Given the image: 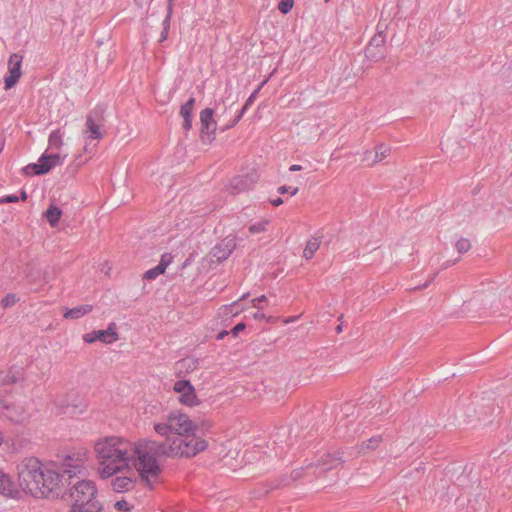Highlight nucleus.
Listing matches in <instances>:
<instances>
[{"label": "nucleus", "instance_id": "nucleus-1", "mask_svg": "<svg viewBox=\"0 0 512 512\" xmlns=\"http://www.w3.org/2000/svg\"><path fill=\"white\" fill-rule=\"evenodd\" d=\"M154 432L163 437L161 443L141 438L136 441L108 435L95 440L93 451L101 479L111 480L116 493L132 491L140 479L147 487L161 483L162 466L157 451L173 459H192L205 452L209 442L197 434L198 425L189 414L172 410L153 423Z\"/></svg>", "mask_w": 512, "mask_h": 512}, {"label": "nucleus", "instance_id": "nucleus-2", "mask_svg": "<svg viewBox=\"0 0 512 512\" xmlns=\"http://www.w3.org/2000/svg\"><path fill=\"white\" fill-rule=\"evenodd\" d=\"M16 477L22 492L35 500L54 498L65 486L57 461H44L35 456H27L19 461Z\"/></svg>", "mask_w": 512, "mask_h": 512}, {"label": "nucleus", "instance_id": "nucleus-3", "mask_svg": "<svg viewBox=\"0 0 512 512\" xmlns=\"http://www.w3.org/2000/svg\"><path fill=\"white\" fill-rule=\"evenodd\" d=\"M71 506L86 512H102L103 505L98 499L95 482L82 480L77 482L70 491Z\"/></svg>", "mask_w": 512, "mask_h": 512}, {"label": "nucleus", "instance_id": "nucleus-4", "mask_svg": "<svg viewBox=\"0 0 512 512\" xmlns=\"http://www.w3.org/2000/svg\"><path fill=\"white\" fill-rule=\"evenodd\" d=\"M89 460V451L79 448L66 454L60 462H57L59 473L65 478L71 479L83 473L85 464Z\"/></svg>", "mask_w": 512, "mask_h": 512}, {"label": "nucleus", "instance_id": "nucleus-5", "mask_svg": "<svg viewBox=\"0 0 512 512\" xmlns=\"http://www.w3.org/2000/svg\"><path fill=\"white\" fill-rule=\"evenodd\" d=\"M172 391L176 395L177 402L184 407L193 409L202 403L195 387L189 380H177L173 384Z\"/></svg>", "mask_w": 512, "mask_h": 512}, {"label": "nucleus", "instance_id": "nucleus-6", "mask_svg": "<svg viewBox=\"0 0 512 512\" xmlns=\"http://www.w3.org/2000/svg\"><path fill=\"white\" fill-rule=\"evenodd\" d=\"M236 247V242L233 237H225L220 242H218L208 255L206 259L209 262V267L212 265H218L221 262L225 261L234 251Z\"/></svg>", "mask_w": 512, "mask_h": 512}, {"label": "nucleus", "instance_id": "nucleus-7", "mask_svg": "<svg viewBox=\"0 0 512 512\" xmlns=\"http://www.w3.org/2000/svg\"><path fill=\"white\" fill-rule=\"evenodd\" d=\"M66 154L61 155L59 153L46 154L44 153L37 163L29 164L25 169L31 170L35 175H43L48 173L51 169L61 166L64 163Z\"/></svg>", "mask_w": 512, "mask_h": 512}, {"label": "nucleus", "instance_id": "nucleus-8", "mask_svg": "<svg viewBox=\"0 0 512 512\" xmlns=\"http://www.w3.org/2000/svg\"><path fill=\"white\" fill-rule=\"evenodd\" d=\"M200 138L203 143L210 144L214 141L217 121L214 118V110L212 108H205L200 112Z\"/></svg>", "mask_w": 512, "mask_h": 512}, {"label": "nucleus", "instance_id": "nucleus-9", "mask_svg": "<svg viewBox=\"0 0 512 512\" xmlns=\"http://www.w3.org/2000/svg\"><path fill=\"white\" fill-rule=\"evenodd\" d=\"M22 63L23 56L18 53H13L9 56L7 62V73L4 77V89H12L22 77Z\"/></svg>", "mask_w": 512, "mask_h": 512}, {"label": "nucleus", "instance_id": "nucleus-10", "mask_svg": "<svg viewBox=\"0 0 512 512\" xmlns=\"http://www.w3.org/2000/svg\"><path fill=\"white\" fill-rule=\"evenodd\" d=\"M82 339L87 344H92L96 341H100L104 344H112L118 341L119 335L117 332L116 324L110 323L105 330H94L85 333Z\"/></svg>", "mask_w": 512, "mask_h": 512}, {"label": "nucleus", "instance_id": "nucleus-11", "mask_svg": "<svg viewBox=\"0 0 512 512\" xmlns=\"http://www.w3.org/2000/svg\"><path fill=\"white\" fill-rule=\"evenodd\" d=\"M390 152H391L390 146L387 144L381 143L375 147L374 152H371L368 150L365 151L362 161L366 162V164L368 166H373V165L383 161L384 159H386L390 155Z\"/></svg>", "mask_w": 512, "mask_h": 512}, {"label": "nucleus", "instance_id": "nucleus-12", "mask_svg": "<svg viewBox=\"0 0 512 512\" xmlns=\"http://www.w3.org/2000/svg\"><path fill=\"white\" fill-rule=\"evenodd\" d=\"M0 494L8 497L15 498L18 494L17 487L15 486L10 475L0 470Z\"/></svg>", "mask_w": 512, "mask_h": 512}, {"label": "nucleus", "instance_id": "nucleus-13", "mask_svg": "<svg viewBox=\"0 0 512 512\" xmlns=\"http://www.w3.org/2000/svg\"><path fill=\"white\" fill-rule=\"evenodd\" d=\"M195 99L191 97L180 108V116L183 118V128L189 131L192 128V114L194 110Z\"/></svg>", "mask_w": 512, "mask_h": 512}, {"label": "nucleus", "instance_id": "nucleus-14", "mask_svg": "<svg viewBox=\"0 0 512 512\" xmlns=\"http://www.w3.org/2000/svg\"><path fill=\"white\" fill-rule=\"evenodd\" d=\"M93 307L90 304H83L71 309H66L63 317L65 319L76 320L84 317L92 311Z\"/></svg>", "mask_w": 512, "mask_h": 512}, {"label": "nucleus", "instance_id": "nucleus-15", "mask_svg": "<svg viewBox=\"0 0 512 512\" xmlns=\"http://www.w3.org/2000/svg\"><path fill=\"white\" fill-rule=\"evenodd\" d=\"M64 132L61 129L53 130L48 137V146L59 150L64 145Z\"/></svg>", "mask_w": 512, "mask_h": 512}, {"label": "nucleus", "instance_id": "nucleus-16", "mask_svg": "<svg viewBox=\"0 0 512 512\" xmlns=\"http://www.w3.org/2000/svg\"><path fill=\"white\" fill-rule=\"evenodd\" d=\"M61 216L62 211L57 206H50L45 213V217L51 227H56L58 225Z\"/></svg>", "mask_w": 512, "mask_h": 512}, {"label": "nucleus", "instance_id": "nucleus-17", "mask_svg": "<svg viewBox=\"0 0 512 512\" xmlns=\"http://www.w3.org/2000/svg\"><path fill=\"white\" fill-rule=\"evenodd\" d=\"M342 463V459L338 453L334 454H326L325 458L322 459V466H325V470H331L338 466H340Z\"/></svg>", "mask_w": 512, "mask_h": 512}, {"label": "nucleus", "instance_id": "nucleus-18", "mask_svg": "<svg viewBox=\"0 0 512 512\" xmlns=\"http://www.w3.org/2000/svg\"><path fill=\"white\" fill-rule=\"evenodd\" d=\"M86 127H87V131L89 133L90 139H101L102 138V132H101L100 126L91 117H87Z\"/></svg>", "mask_w": 512, "mask_h": 512}, {"label": "nucleus", "instance_id": "nucleus-19", "mask_svg": "<svg viewBox=\"0 0 512 512\" xmlns=\"http://www.w3.org/2000/svg\"><path fill=\"white\" fill-rule=\"evenodd\" d=\"M167 265L163 262H160L156 267L149 269L144 274V279L146 280H154L159 275H162L166 270Z\"/></svg>", "mask_w": 512, "mask_h": 512}, {"label": "nucleus", "instance_id": "nucleus-20", "mask_svg": "<svg viewBox=\"0 0 512 512\" xmlns=\"http://www.w3.org/2000/svg\"><path fill=\"white\" fill-rule=\"evenodd\" d=\"M268 225L269 220L261 219L260 221L251 224L248 228V231L252 235L264 233L267 230Z\"/></svg>", "mask_w": 512, "mask_h": 512}, {"label": "nucleus", "instance_id": "nucleus-21", "mask_svg": "<svg viewBox=\"0 0 512 512\" xmlns=\"http://www.w3.org/2000/svg\"><path fill=\"white\" fill-rule=\"evenodd\" d=\"M320 244L317 239H313L307 242L306 247L303 251V255L306 259L312 258L314 253L319 249Z\"/></svg>", "mask_w": 512, "mask_h": 512}, {"label": "nucleus", "instance_id": "nucleus-22", "mask_svg": "<svg viewBox=\"0 0 512 512\" xmlns=\"http://www.w3.org/2000/svg\"><path fill=\"white\" fill-rule=\"evenodd\" d=\"M258 91L254 92L252 95H250V97L248 98L246 104L244 105V107L242 108V110L240 111L239 115L237 116V118L235 120H233L231 123L227 124L223 130H227L229 128H232L233 126L236 125V123L241 119V117L243 116L244 112L246 111V109L248 108V106L253 102V100L255 99L256 97V94H257Z\"/></svg>", "mask_w": 512, "mask_h": 512}, {"label": "nucleus", "instance_id": "nucleus-23", "mask_svg": "<svg viewBox=\"0 0 512 512\" xmlns=\"http://www.w3.org/2000/svg\"><path fill=\"white\" fill-rule=\"evenodd\" d=\"M114 508L117 511L129 512L134 508V505L128 500L122 499L114 503Z\"/></svg>", "mask_w": 512, "mask_h": 512}, {"label": "nucleus", "instance_id": "nucleus-24", "mask_svg": "<svg viewBox=\"0 0 512 512\" xmlns=\"http://www.w3.org/2000/svg\"><path fill=\"white\" fill-rule=\"evenodd\" d=\"M471 242L469 239H466V238H460L456 244H455V247H456V250L459 252V253H466L468 252L470 249H471Z\"/></svg>", "mask_w": 512, "mask_h": 512}, {"label": "nucleus", "instance_id": "nucleus-25", "mask_svg": "<svg viewBox=\"0 0 512 512\" xmlns=\"http://www.w3.org/2000/svg\"><path fill=\"white\" fill-rule=\"evenodd\" d=\"M18 302V298L15 294L9 293L5 295L1 300V305L3 308H10L14 306Z\"/></svg>", "mask_w": 512, "mask_h": 512}, {"label": "nucleus", "instance_id": "nucleus-26", "mask_svg": "<svg viewBox=\"0 0 512 512\" xmlns=\"http://www.w3.org/2000/svg\"><path fill=\"white\" fill-rule=\"evenodd\" d=\"M170 18H171V6L169 7L168 14H167L165 20L163 21L164 28H163V31L161 33L160 39H159L160 42H163L164 40L167 39L168 31H169Z\"/></svg>", "mask_w": 512, "mask_h": 512}, {"label": "nucleus", "instance_id": "nucleus-27", "mask_svg": "<svg viewBox=\"0 0 512 512\" xmlns=\"http://www.w3.org/2000/svg\"><path fill=\"white\" fill-rule=\"evenodd\" d=\"M294 5V0H281L278 4V9L283 13L287 14L291 11Z\"/></svg>", "mask_w": 512, "mask_h": 512}, {"label": "nucleus", "instance_id": "nucleus-28", "mask_svg": "<svg viewBox=\"0 0 512 512\" xmlns=\"http://www.w3.org/2000/svg\"><path fill=\"white\" fill-rule=\"evenodd\" d=\"M265 303L267 304L268 303V299L265 295H261L260 297L258 298H255L251 301V304L253 307L255 308H263L262 304Z\"/></svg>", "mask_w": 512, "mask_h": 512}, {"label": "nucleus", "instance_id": "nucleus-29", "mask_svg": "<svg viewBox=\"0 0 512 512\" xmlns=\"http://www.w3.org/2000/svg\"><path fill=\"white\" fill-rule=\"evenodd\" d=\"M279 193L281 194H284V193H290L292 196L295 195L297 192H298V188H292V187H287V186H281L279 189H278Z\"/></svg>", "mask_w": 512, "mask_h": 512}, {"label": "nucleus", "instance_id": "nucleus-30", "mask_svg": "<svg viewBox=\"0 0 512 512\" xmlns=\"http://www.w3.org/2000/svg\"><path fill=\"white\" fill-rule=\"evenodd\" d=\"M0 200H1V203H15V202H18L19 198L15 195H9V196L0 198Z\"/></svg>", "mask_w": 512, "mask_h": 512}, {"label": "nucleus", "instance_id": "nucleus-31", "mask_svg": "<svg viewBox=\"0 0 512 512\" xmlns=\"http://www.w3.org/2000/svg\"><path fill=\"white\" fill-rule=\"evenodd\" d=\"M245 329V324L243 323H239L237 324L233 329H232V333L233 335H237L239 332L243 331Z\"/></svg>", "mask_w": 512, "mask_h": 512}, {"label": "nucleus", "instance_id": "nucleus-32", "mask_svg": "<svg viewBox=\"0 0 512 512\" xmlns=\"http://www.w3.org/2000/svg\"><path fill=\"white\" fill-rule=\"evenodd\" d=\"M235 305H237V302H234L233 304H231L229 306H223L222 307L223 313L225 315H227L228 314V310L232 309Z\"/></svg>", "mask_w": 512, "mask_h": 512}, {"label": "nucleus", "instance_id": "nucleus-33", "mask_svg": "<svg viewBox=\"0 0 512 512\" xmlns=\"http://www.w3.org/2000/svg\"><path fill=\"white\" fill-rule=\"evenodd\" d=\"M138 6H144L149 4L152 0H134Z\"/></svg>", "mask_w": 512, "mask_h": 512}, {"label": "nucleus", "instance_id": "nucleus-34", "mask_svg": "<svg viewBox=\"0 0 512 512\" xmlns=\"http://www.w3.org/2000/svg\"><path fill=\"white\" fill-rule=\"evenodd\" d=\"M271 203H272V205H274V206H279V205H281V204L283 203V200H282L281 198H279V197H278V198H276V199L271 200Z\"/></svg>", "mask_w": 512, "mask_h": 512}, {"label": "nucleus", "instance_id": "nucleus-35", "mask_svg": "<svg viewBox=\"0 0 512 512\" xmlns=\"http://www.w3.org/2000/svg\"><path fill=\"white\" fill-rule=\"evenodd\" d=\"M253 318L256 320H262L265 319V315L263 313H254Z\"/></svg>", "mask_w": 512, "mask_h": 512}, {"label": "nucleus", "instance_id": "nucleus-36", "mask_svg": "<svg viewBox=\"0 0 512 512\" xmlns=\"http://www.w3.org/2000/svg\"><path fill=\"white\" fill-rule=\"evenodd\" d=\"M8 408V405L0 403V414H5V410H7Z\"/></svg>", "mask_w": 512, "mask_h": 512}, {"label": "nucleus", "instance_id": "nucleus-37", "mask_svg": "<svg viewBox=\"0 0 512 512\" xmlns=\"http://www.w3.org/2000/svg\"><path fill=\"white\" fill-rule=\"evenodd\" d=\"M289 170L290 171H300V170H302V166L295 164V165L290 166Z\"/></svg>", "mask_w": 512, "mask_h": 512}, {"label": "nucleus", "instance_id": "nucleus-38", "mask_svg": "<svg viewBox=\"0 0 512 512\" xmlns=\"http://www.w3.org/2000/svg\"><path fill=\"white\" fill-rule=\"evenodd\" d=\"M295 319H296L295 317L286 318V319H284V320H283V322H284L285 324H288V323H290V322H293Z\"/></svg>", "mask_w": 512, "mask_h": 512}, {"label": "nucleus", "instance_id": "nucleus-39", "mask_svg": "<svg viewBox=\"0 0 512 512\" xmlns=\"http://www.w3.org/2000/svg\"><path fill=\"white\" fill-rule=\"evenodd\" d=\"M378 443H379V439H370V440L368 441V444H369V445H370V444H375V445H377Z\"/></svg>", "mask_w": 512, "mask_h": 512}, {"label": "nucleus", "instance_id": "nucleus-40", "mask_svg": "<svg viewBox=\"0 0 512 512\" xmlns=\"http://www.w3.org/2000/svg\"><path fill=\"white\" fill-rule=\"evenodd\" d=\"M342 331H343V326H342V324L337 325V327H336V332L339 334V333H341Z\"/></svg>", "mask_w": 512, "mask_h": 512}, {"label": "nucleus", "instance_id": "nucleus-41", "mask_svg": "<svg viewBox=\"0 0 512 512\" xmlns=\"http://www.w3.org/2000/svg\"><path fill=\"white\" fill-rule=\"evenodd\" d=\"M27 199V194L25 191L21 192V200L25 201Z\"/></svg>", "mask_w": 512, "mask_h": 512}, {"label": "nucleus", "instance_id": "nucleus-42", "mask_svg": "<svg viewBox=\"0 0 512 512\" xmlns=\"http://www.w3.org/2000/svg\"><path fill=\"white\" fill-rule=\"evenodd\" d=\"M226 334H227V332L220 333L219 338H223Z\"/></svg>", "mask_w": 512, "mask_h": 512}]
</instances>
